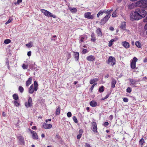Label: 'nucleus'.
Listing matches in <instances>:
<instances>
[{
  "label": "nucleus",
  "mask_w": 147,
  "mask_h": 147,
  "mask_svg": "<svg viewBox=\"0 0 147 147\" xmlns=\"http://www.w3.org/2000/svg\"><path fill=\"white\" fill-rule=\"evenodd\" d=\"M34 85L32 84L28 90L29 93L30 94H32L34 91H37V81H35L34 82Z\"/></svg>",
  "instance_id": "39448f33"
},
{
  "label": "nucleus",
  "mask_w": 147,
  "mask_h": 147,
  "mask_svg": "<svg viewBox=\"0 0 147 147\" xmlns=\"http://www.w3.org/2000/svg\"><path fill=\"white\" fill-rule=\"evenodd\" d=\"M67 59H69L71 57V53H67Z\"/></svg>",
  "instance_id": "79ce46f5"
},
{
  "label": "nucleus",
  "mask_w": 147,
  "mask_h": 147,
  "mask_svg": "<svg viewBox=\"0 0 147 147\" xmlns=\"http://www.w3.org/2000/svg\"><path fill=\"white\" fill-rule=\"evenodd\" d=\"M32 80V78L30 77L28 79V80L26 82V85L27 86H28L31 84Z\"/></svg>",
  "instance_id": "b1692460"
},
{
  "label": "nucleus",
  "mask_w": 147,
  "mask_h": 147,
  "mask_svg": "<svg viewBox=\"0 0 147 147\" xmlns=\"http://www.w3.org/2000/svg\"><path fill=\"white\" fill-rule=\"evenodd\" d=\"M13 99L15 100H17L19 99V96L18 94H14L12 96Z\"/></svg>",
  "instance_id": "7c9ffc66"
},
{
  "label": "nucleus",
  "mask_w": 147,
  "mask_h": 147,
  "mask_svg": "<svg viewBox=\"0 0 147 147\" xmlns=\"http://www.w3.org/2000/svg\"><path fill=\"white\" fill-rule=\"evenodd\" d=\"M60 113V108L59 106H58L55 111V114L56 115H59Z\"/></svg>",
  "instance_id": "c85d7f7f"
},
{
  "label": "nucleus",
  "mask_w": 147,
  "mask_h": 147,
  "mask_svg": "<svg viewBox=\"0 0 147 147\" xmlns=\"http://www.w3.org/2000/svg\"><path fill=\"white\" fill-rule=\"evenodd\" d=\"M73 119L74 121L76 123H77L78 122V120L76 117L75 116H74L73 117Z\"/></svg>",
  "instance_id": "37998d69"
},
{
  "label": "nucleus",
  "mask_w": 147,
  "mask_h": 147,
  "mask_svg": "<svg viewBox=\"0 0 147 147\" xmlns=\"http://www.w3.org/2000/svg\"><path fill=\"white\" fill-rule=\"evenodd\" d=\"M92 131L95 133L97 132V125L95 122L93 121L92 122Z\"/></svg>",
  "instance_id": "f8f14e48"
},
{
  "label": "nucleus",
  "mask_w": 147,
  "mask_h": 147,
  "mask_svg": "<svg viewBox=\"0 0 147 147\" xmlns=\"http://www.w3.org/2000/svg\"><path fill=\"white\" fill-rule=\"evenodd\" d=\"M57 37L56 35H54L51 38V41H55L57 39Z\"/></svg>",
  "instance_id": "c9c22d12"
},
{
  "label": "nucleus",
  "mask_w": 147,
  "mask_h": 147,
  "mask_svg": "<svg viewBox=\"0 0 147 147\" xmlns=\"http://www.w3.org/2000/svg\"><path fill=\"white\" fill-rule=\"evenodd\" d=\"M144 143V139L143 138H141L139 141L140 144L142 146Z\"/></svg>",
  "instance_id": "e433bc0d"
},
{
  "label": "nucleus",
  "mask_w": 147,
  "mask_h": 147,
  "mask_svg": "<svg viewBox=\"0 0 147 147\" xmlns=\"http://www.w3.org/2000/svg\"><path fill=\"white\" fill-rule=\"evenodd\" d=\"M144 29L146 30H147V31H146V34H147V24H146L145 26H144Z\"/></svg>",
  "instance_id": "338daca9"
},
{
  "label": "nucleus",
  "mask_w": 147,
  "mask_h": 147,
  "mask_svg": "<svg viewBox=\"0 0 147 147\" xmlns=\"http://www.w3.org/2000/svg\"><path fill=\"white\" fill-rule=\"evenodd\" d=\"M36 66L35 63L32 62L30 65V67L32 69H35L36 68Z\"/></svg>",
  "instance_id": "5701e85b"
},
{
  "label": "nucleus",
  "mask_w": 147,
  "mask_h": 147,
  "mask_svg": "<svg viewBox=\"0 0 147 147\" xmlns=\"http://www.w3.org/2000/svg\"><path fill=\"white\" fill-rule=\"evenodd\" d=\"M135 45L138 48L141 47V44L139 41H136L135 42Z\"/></svg>",
  "instance_id": "72a5a7b5"
},
{
  "label": "nucleus",
  "mask_w": 147,
  "mask_h": 147,
  "mask_svg": "<svg viewBox=\"0 0 147 147\" xmlns=\"http://www.w3.org/2000/svg\"><path fill=\"white\" fill-rule=\"evenodd\" d=\"M86 59L88 61H93L95 59V58L93 56L90 55L87 57Z\"/></svg>",
  "instance_id": "6ab92c4d"
},
{
  "label": "nucleus",
  "mask_w": 147,
  "mask_h": 147,
  "mask_svg": "<svg viewBox=\"0 0 147 147\" xmlns=\"http://www.w3.org/2000/svg\"><path fill=\"white\" fill-rule=\"evenodd\" d=\"M13 103L14 105L16 107H19L20 105V103L18 102L17 100L14 101L13 102Z\"/></svg>",
  "instance_id": "473e14b6"
},
{
  "label": "nucleus",
  "mask_w": 147,
  "mask_h": 147,
  "mask_svg": "<svg viewBox=\"0 0 147 147\" xmlns=\"http://www.w3.org/2000/svg\"><path fill=\"white\" fill-rule=\"evenodd\" d=\"M129 81L130 82L131 85L133 86L134 87H136V83L138 82L136 80L129 79Z\"/></svg>",
  "instance_id": "dca6fc26"
},
{
  "label": "nucleus",
  "mask_w": 147,
  "mask_h": 147,
  "mask_svg": "<svg viewBox=\"0 0 147 147\" xmlns=\"http://www.w3.org/2000/svg\"><path fill=\"white\" fill-rule=\"evenodd\" d=\"M85 146L86 147H90V145L87 143H86Z\"/></svg>",
  "instance_id": "e2e57ef3"
},
{
  "label": "nucleus",
  "mask_w": 147,
  "mask_h": 147,
  "mask_svg": "<svg viewBox=\"0 0 147 147\" xmlns=\"http://www.w3.org/2000/svg\"><path fill=\"white\" fill-rule=\"evenodd\" d=\"M95 35L94 33H92L91 35V41L94 42L95 41L96 39L95 38V37H94Z\"/></svg>",
  "instance_id": "c756f323"
},
{
  "label": "nucleus",
  "mask_w": 147,
  "mask_h": 147,
  "mask_svg": "<svg viewBox=\"0 0 147 147\" xmlns=\"http://www.w3.org/2000/svg\"><path fill=\"white\" fill-rule=\"evenodd\" d=\"M138 59L137 58L135 57L133 58L130 64L131 67V68L134 69L135 68L136 63Z\"/></svg>",
  "instance_id": "6e6552de"
},
{
  "label": "nucleus",
  "mask_w": 147,
  "mask_h": 147,
  "mask_svg": "<svg viewBox=\"0 0 147 147\" xmlns=\"http://www.w3.org/2000/svg\"><path fill=\"white\" fill-rule=\"evenodd\" d=\"M131 89L130 87H128L126 89V92H127L130 93L131 92Z\"/></svg>",
  "instance_id": "c03bdc74"
},
{
  "label": "nucleus",
  "mask_w": 147,
  "mask_h": 147,
  "mask_svg": "<svg viewBox=\"0 0 147 147\" xmlns=\"http://www.w3.org/2000/svg\"><path fill=\"white\" fill-rule=\"evenodd\" d=\"M106 12V11L105 10H101L98 13H100V16H102L104 13Z\"/></svg>",
  "instance_id": "a19ab883"
},
{
  "label": "nucleus",
  "mask_w": 147,
  "mask_h": 147,
  "mask_svg": "<svg viewBox=\"0 0 147 147\" xmlns=\"http://www.w3.org/2000/svg\"><path fill=\"white\" fill-rule=\"evenodd\" d=\"M143 62L144 63L147 62V57H146L144 60Z\"/></svg>",
  "instance_id": "774afa93"
},
{
  "label": "nucleus",
  "mask_w": 147,
  "mask_h": 147,
  "mask_svg": "<svg viewBox=\"0 0 147 147\" xmlns=\"http://www.w3.org/2000/svg\"><path fill=\"white\" fill-rule=\"evenodd\" d=\"M117 39V38H116V40H115V38H113L111 39L109 42L108 46L109 47H111L113 44V42L116 41Z\"/></svg>",
  "instance_id": "412c9836"
},
{
  "label": "nucleus",
  "mask_w": 147,
  "mask_h": 147,
  "mask_svg": "<svg viewBox=\"0 0 147 147\" xmlns=\"http://www.w3.org/2000/svg\"><path fill=\"white\" fill-rule=\"evenodd\" d=\"M115 58L112 56H110L107 61V63L108 64H110L111 65L113 66L115 64Z\"/></svg>",
  "instance_id": "423d86ee"
},
{
  "label": "nucleus",
  "mask_w": 147,
  "mask_h": 147,
  "mask_svg": "<svg viewBox=\"0 0 147 147\" xmlns=\"http://www.w3.org/2000/svg\"><path fill=\"white\" fill-rule=\"evenodd\" d=\"M18 90L21 93H22L24 91V89L22 86H20L19 87Z\"/></svg>",
  "instance_id": "f704fd0d"
},
{
  "label": "nucleus",
  "mask_w": 147,
  "mask_h": 147,
  "mask_svg": "<svg viewBox=\"0 0 147 147\" xmlns=\"http://www.w3.org/2000/svg\"><path fill=\"white\" fill-rule=\"evenodd\" d=\"M143 22H147V16L144 19Z\"/></svg>",
  "instance_id": "0e129e2a"
},
{
  "label": "nucleus",
  "mask_w": 147,
  "mask_h": 147,
  "mask_svg": "<svg viewBox=\"0 0 147 147\" xmlns=\"http://www.w3.org/2000/svg\"><path fill=\"white\" fill-rule=\"evenodd\" d=\"M82 135H81L80 134H79L78 135H77V138L78 139H80L82 136Z\"/></svg>",
  "instance_id": "bf43d9fd"
},
{
  "label": "nucleus",
  "mask_w": 147,
  "mask_h": 147,
  "mask_svg": "<svg viewBox=\"0 0 147 147\" xmlns=\"http://www.w3.org/2000/svg\"><path fill=\"white\" fill-rule=\"evenodd\" d=\"M126 23L125 22H122L120 24L119 28L122 30H126Z\"/></svg>",
  "instance_id": "2eb2a0df"
},
{
  "label": "nucleus",
  "mask_w": 147,
  "mask_h": 147,
  "mask_svg": "<svg viewBox=\"0 0 147 147\" xmlns=\"http://www.w3.org/2000/svg\"><path fill=\"white\" fill-rule=\"evenodd\" d=\"M116 13H117L116 12V10H115L112 13V17H116Z\"/></svg>",
  "instance_id": "49530a36"
},
{
  "label": "nucleus",
  "mask_w": 147,
  "mask_h": 147,
  "mask_svg": "<svg viewBox=\"0 0 147 147\" xmlns=\"http://www.w3.org/2000/svg\"><path fill=\"white\" fill-rule=\"evenodd\" d=\"M84 17L88 19L92 20L94 17V15H91L90 12H88L85 13L84 15Z\"/></svg>",
  "instance_id": "1a4fd4ad"
},
{
  "label": "nucleus",
  "mask_w": 147,
  "mask_h": 147,
  "mask_svg": "<svg viewBox=\"0 0 147 147\" xmlns=\"http://www.w3.org/2000/svg\"><path fill=\"white\" fill-rule=\"evenodd\" d=\"M36 129V126H33L32 127V129L35 130Z\"/></svg>",
  "instance_id": "69168bd1"
},
{
  "label": "nucleus",
  "mask_w": 147,
  "mask_h": 147,
  "mask_svg": "<svg viewBox=\"0 0 147 147\" xmlns=\"http://www.w3.org/2000/svg\"><path fill=\"white\" fill-rule=\"evenodd\" d=\"M18 139L20 142V144L21 145H24L25 141L24 137L22 136H20L17 137Z\"/></svg>",
  "instance_id": "9b49d317"
},
{
  "label": "nucleus",
  "mask_w": 147,
  "mask_h": 147,
  "mask_svg": "<svg viewBox=\"0 0 147 147\" xmlns=\"http://www.w3.org/2000/svg\"><path fill=\"white\" fill-rule=\"evenodd\" d=\"M110 95V94H108L105 97H104V99H106Z\"/></svg>",
  "instance_id": "680f3d73"
},
{
  "label": "nucleus",
  "mask_w": 147,
  "mask_h": 147,
  "mask_svg": "<svg viewBox=\"0 0 147 147\" xmlns=\"http://www.w3.org/2000/svg\"><path fill=\"white\" fill-rule=\"evenodd\" d=\"M90 105L92 107H95L96 106L97 103L94 100H92L90 102Z\"/></svg>",
  "instance_id": "393cba45"
},
{
  "label": "nucleus",
  "mask_w": 147,
  "mask_h": 147,
  "mask_svg": "<svg viewBox=\"0 0 147 147\" xmlns=\"http://www.w3.org/2000/svg\"><path fill=\"white\" fill-rule=\"evenodd\" d=\"M41 11L45 16L48 17H52L54 18H55L56 17V16L53 15L51 13L45 9H41Z\"/></svg>",
  "instance_id": "20e7f679"
},
{
  "label": "nucleus",
  "mask_w": 147,
  "mask_h": 147,
  "mask_svg": "<svg viewBox=\"0 0 147 147\" xmlns=\"http://www.w3.org/2000/svg\"><path fill=\"white\" fill-rule=\"evenodd\" d=\"M130 20L132 21H134L135 20H138L141 19L140 16L139 15L136 10L134 12H132L130 14Z\"/></svg>",
  "instance_id": "f03ea898"
},
{
  "label": "nucleus",
  "mask_w": 147,
  "mask_h": 147,
  "mask_svg": "<svg viewBox=\"0 0 147 147\" xmlns=\"http://www.w3.org/2000/svg\"><path fill=\"white\" fill-rule=\"evenodd\" d=\"M32 102V98L29 97L28 98V102H26L25 103V106L27 107L28 108L32 106L31 102Z\"/></svg>",
  "instance_id": "9d476101"
},
{
  "label": "nucleus",
  "mask_w": 147,
  "mask_h": 147,
  "mask_svg": "<svg viewBox=\"0 0 147 147\" xmlns=\"http://www.w3.org/2000/svg\"><path fill=\"white\" fill-rule=\"evenodd\" d=\"M136 4L138 7L142 8H147V0H140L136 2Z\"/></svg>",
  "instance_id": "f257e3e1"
},
{
  "label": "nucleus",
  "mask_w": 147,
  "mask_h": 147,
  "mask_svg": "<svg viewBox=\"0 0 147 147\" xmlns=\"http://www.w3.org/2000/svg\"><path fill=\"white\" fill-rule=\"evenodd\" d=\"M52 125L51 124H47L46 123H44L43 124L42 127H43L46 129H49L51 128Z\"/></svg>",
  "instance_id": "4468645a"
},
{
  "label": "nucleus",
  "mask_w": 147,
  "mask_h": 147,
  "mask_svg": "<svg viewBox=\"0 0 147 147\" xmlns=\"http://www.w3.org/2000/svg\"><path fill=\"white\" fill-rule=\"evenodd\" d=\"M87 36L86 35H82L80 37V42H83L85 40H86L87 39Z\"/></svg>",
  "instance_id": "a211bd4d"
},
{
  "label": "nucleus",
  "mask_w": 147,
  "mask_h": 147,
  "mask_svg": "<svg viewBox=\"0 0 147 147\" xmlns=\"http://www.w3.org/2000/svg\"><path fill=\"white\" fill-rule=\"evenodd\" d=\"M69 9L72 13H75L77 11V9L75 8H73L70 7L69 8Z\"/></svg>",
  "instance_id": "2f4dec72"
},
{
  "label": "nucleus",
  "mask_w": 147,
  "mask_h": 147,
  "mask_svg": "<svg viewBox=\"0 0 147 147\" xmlns=\"http://www.w3.org/2000/svg\"><path fill=\"white\" fill-rule=\"evenodd\" d=\"M6 64L7 65H9V61H8V59L7 58L6 59Z\"/></svg>",
  "instance_id": "13d9d810"
},
{
  "label": "nucleus",
  "mask_w": 147,
  "mask_h": 147,
  "mask_svg": "<svg viewBox=\"0 0 147 147\" xmlns=\"http://www.w3.org/2000/svg\"><path fill=\"white\" fill-rule=\"evenodd\" d=\"M105 13H106L107 15H111V14H110L111 13H110V11H109V10H107V11H106V12Z\"/></svg>",
  "instance_id": "6e6d98bb"
},
{
  "label": "nucleus",
  "mask_w": 147,
  "mask_h": 147,
  "mask_svg": "<svg viewBox=\"0 0 147 147\" xmlns=\"http://www.w3.org/2000/svg\"><path fill=\"white\" fill-rule=\"evenodd\" d=\"M88 52V51L86 49H83L82 51V54H85Z\"/></svg>",
  "instance_id": "de8ad7c7"
},
{
  "label": "nucleus",
  "mask_w": 147,
  "mask_h": 147,
  "mask_svg": "<svg viewBox=\"0 0 147 147\" xmlns=\"http://www.w3.org/2000/svg\"><path fill=\"white\" fill-rule=\"evenodd\" d=\"M116 83V80L114 79H112L111 81V87L113 88H114L115 87V85Z\"/></svg>",
  "instance_id": "a878e982"
},
{
  "label": "nucleus",
  "mask_w": 147,
  "mask_h": 147,
  "mask_svg": "<svg viewBox=\"0 0 147 147\" xmlns=\"http://www.w3.org/2000/svg\"><path fill=\"white\" fill-rule=\"evenodd\" d=\"M83 132V130L82 129H81L79 131V134H80L81 135H82Z\"/></svg>",
  "instance_id": "5fc2aeb1"
},
{
  "label": "nucleus",
  "mask_w": 147,
  "mask_h": 147,
  "mask_svg": "<svg viewBox=\"0 0 147 147\" xmlns=\"http://www.w3.org/2000/svg\"><path fill=\"white\" fill-rule=\"evenodd\" d=\"M12 19H9L6 22V23H5V25H7L8 24H9V23H10L12 21Z\"/></svg>",
  "instance_id": "a18cd8bd"
},
{
  "label": "nucleus",
  "mask_w": 147,
  "mask_h": 147,
  "mask_svg": "<svg viewBox=\"0 0 147 147\" xmlns=\"http://www.w3.org/2000/svg\"><path fill=\"white\" fill-rule=\"evenodd\" d=\"M97 35L98 36H102V32L100 28H98L96 30Z\"/></svg>",
  "instance_id": "bb28decb"
},
{
  "label": "nucleus",
  "mask_w": 147,
  "mask_h": 147,
  "mask_svg": "<svg viewBox=\"0 0 147 147\" xmlns=\"http://www.w3.org/2000/svg\"><path fill=\"white\" fill-rule=\"evenodd\" d=\"M67 116L68 117H70L71 116V113L70 112H69L67 113Z\"/></svg>",
  "instance_id": "8fccbe9b"
},
{
  "label": "nucleus",
  "mask_w": 147,
  "mask_h": 147,
  "mask_svg": "<svg viewBox=\"0 0 147 147\" xmlns=\"http://www.w3.org/2000/svg\"><path fill=\"white\" fill-rule=\"evenodd\" d=\"M11 42V40H10L9 39H7L6 40H5L4 41V43L5 44H8L10 43Z\"/></svg>",
  "instance_id": "4c0bfd02"
},
{
  "label": "nucleus",
  "mask_w": 147,
  "mask_h": 147,
  "mask_svg": "<svg viewBox=\"0 0 147 147\" xmlns=\"http://www.w3.org/2000/svg\"><path fill=\"white\" fill-rule=\"evenodd\" d=\"M136 4V2L135 3H133L131 4H130L128 5V8L130 9H134L135 7H137Z\"/></svg>",
  "instance_id": "4be33fe9"
},
{
  "label": "nucleus",
  "mask_w": 147,
  "mask_h": 147,
  "mask_svg": "<svg viewBox=\"0 0 147 147\" xmlns=\"http://www.w3.org/2000/svg\"><path fill=\"white\" fill-rule=\"evenodd\" d=\"M123 101L125 102H127L128 101V99L127 98H124L123 99Z\"/></svg>",
  "instance_id": "603ef678"
},
{
  "label": "nucleus",
  "mask_w": 147,
  "mask_h": 147,
  "mask_svg": "<svg viewBox=\"0 0 147 147\" xmlns=\"http://www.w3.org/2000/svg\"><path fill=\"white\" fill-rule=\"evenodd\" d=\"M31 51H28L27 53V55L28 56H30L31 55Z\"/></svg>",
  "instance_id": "4d7b16f0"
},
{
  "label": "nucleus",
  "mask_w": 147,
  "mask_h": 147,
  "mask_svg": "<svg viewBox=\"0 0 147 147\" xmlns=\"http://www.w3.org/2000/svg\"><path fill=\"white\" fill-rule=\"evenodd\" d=\"M74 57L75 59L77 61L78 60L79 57V53L77 52H74Z\"/></svg>",
  "instance_id": "aec40b11"
},
{
  "label": "nucleus",
  "mask_w": 147,
  "mask_h": 147,
  "mask_svg": "<svg viewBox=\"0 0 147 147\" xmlns=\"http://www.w3.org/2000/svg\"><path fill=\"white\" fill-rule=\"evenodd\" d=\"M104 86H102L99 88V91L100 92H102L104 91Z\"/></svg>",
  "instance_id": "58836bf2"
},
{
  "label": "nucleus",
  "mask_w": 147,
  "mask_h": 147,
  "mask_svg": "<svg viewBox=\"0 0 147 147\" xmlns=\"http://www.w3.org/2000/svg\"><path fill=\"white\" fill-rule=\"evenodd\" d=\"M136 10L139 15L140 16L141 19L142 18H144L147 14L146 11L143 9L138 8L136 9Z\"/></svg>",
  "instance_id": "7ed1b4c3"
},
{
  "label": "nucleus",
  "mask_w": 147,
  "mask_h": 147,
  "mask_svg": "<svg viewBox=\"0 0 147 147\" xmlns=\"http://www.w3.org/2000/svg\"><path fill=\"white\" fill-rule=\"evenodd\" d=\"M109 123L108 122H105L104 124H103V125L105 126H107L108 125H109Z\"/></svg>",
  "instance_id": "864d4df0"
},
{
  "label": "nucleus",
  "mask_w": 147,
  "mask_h": 147,
  "mask_svg": "<svg viewBox=\"0 0 147 147\" xmlns=\"http://www.w3.org/2000/svg\"><path fill=\"white\" fill-rule=\"evenodd\" d=\"M28 66L26 65L25 64H23L22 65V68L24 69H27Z\"/></svg>",
  "instance_id": "09e8293b"
},
{
  "label": "nucleus",
  "mask_w": 147,
  "mask_h": 147,
  "mask_svg": "<svg viewBox=\"0 0 147 147\" xmlns=\"http://www.w3.org/2000/svg\"><path fill=\"white\" fill-rule=\"evenodd\" d=\"M97 84V83H95L90 88V89L92 91V90L93 89V88L95 85H96Z\"/></svg>",
  "instance_id": "3c124183"
},
{
  "label": "nucleus",
  "mask_w": 147,
  "mask_h": 147,
  "mask_svg": "<svg viewBox=\"0 0 147 147\" xmlns=\"http://www.w3.org/2000/svg\"><path fill=\"white\" fill-rule=\"evenodd\" d=\"M22 0H18L17 3L18 5L20 4V3L22 2Z\"/></svg>",
  "instance_id": "052dcab7"
},
{
  "label": "nucleus",
  "mask_w": 147,
  "mask_h": 147,
  "mask_svg": "<svg viewBox=\"0 0 147 147\" xmlns=\"http://www.w3.org/2000/svg\"><path fill=\"white\" fill-rule=\"evenodd\" d=\"M28 129V131L31 134L32 138L34 139H37V137H36L37 136V133L30 129Z\"/></svg>",
  "instance_id": "ddd939ff"
},
{
  "label": "nucleus",
  "mask_w": 147,
  "mask_h": 147,
  "mask_svg": "<svg viewBox=\"0 0 147 147\" xmlns=\"http://www.w3.org/2000/svg\"><path fill=\"white\" fill-rule=\"evenodd\" d=\"M98 79L97 78L91 79L90 81V84H92L95 82L98 81Z\"/></svg>",
  "instance_id": "cd10ccee"
},
{
  "label": "nucleus",
  "mask_w": 147,
  "mask_h": 147,
  "mask_svg": "<svg viewBox=\"0 0 147 147\" xmlns=\"http://www.w3.org/2000/svg\"><path fill=\"white\" fill-rule=\"evenodd\" d=\"M122 45L125 48L127 49L129 47V44L126 41L122 42L121 43Z\"/></svg>",
  "instance_id": "f3484780"
},
{
  "label": "nucleus",
  "mask_w": 147,
  "mask_h": 147,
  "mask_svg": "<svg viewBox=\"0 0 147 147\" xmlns=\"http://www.w3.org/2000/svg\"><path fill=\"white\" fill-rule=\"evenodd\" d=\"M111 17L110 15H107L105 17L103 18L101 20L100 22V25H103L108 21Z\"/></svg>",
  "instance_id": "0eeeda50"
},
{
  "label": "nucleus",
  "mask_w": 147,
  "mask_h": 147,
  "mask_svg": "<svg viewBox=\"0 0 147 147\" xmlns=\"http://www.w3.org/2000/svg\"><path fill=\"white\" fill-rule=\"evenodd\" d=\"M26 46L28 48H31L32 46V45L31 42L26 44Z\"/></svg>",
  "instance_id": "ea45409f"
}]
</instances>
